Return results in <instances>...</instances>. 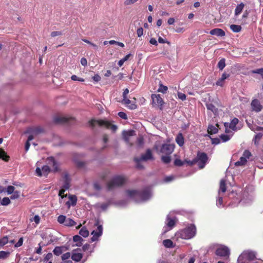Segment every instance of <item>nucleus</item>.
Here are the masks:
<instances>
[{"label":"nucleus","mask_w":263,"mask_h":263,"mask_svg":"<svg viewBox=\"0 0 263 263\" xmlns=\"http://www.w3.org/2000/svg\"><path fill=\"white\" fill-rule=\"evenodd\" d=\"M158 42H159V43H162V44H163V43H167L168 44H170V42L167 41L166 40L163 39L161 37H159L158 38Z\"/></svg>","instance_id":"338daca9"},{"label":"nucleus","mask_w":263,"mask_h":263,"mask_svg":"<svg viewBox=\"0 0 263 263\" xmlns=\"http://www.w3.org/2000/svg\"><path fill=\"white\" fill-rule=\"evenodd\" d=\"M253 73L259 74L263 78V68H259L252 71Z\"/></svg>","instance_id":"5fc2aeb1"},{"label":"nucleus","mask_w":263,"mask_h":263,"mask_svg":"<svg viewBox=\"0 0 263 263\" xmlns=\"http://www.w3.org/2000/svg\"><path fill=\"white\" fill-rule=\"evenodd\" d=\"M196 234V228L194 224H191L184 229L176 233L177 238L190 239L193 238Z\"/></svg>","instance_id":"f03ea898"},{"label":"nucleus","mask_w":263,"mask_h":263,"mask_svg":"<svg viewBox=\"0 0 263 263\" xmlns=\"http://www.w3.org/2000/svg\"><path fill=\"white\" fill-rule=\"evenodd\" d=\"M222 198L220 196H219L217 199L216 205L218 207H220L222 205Z\"/></svg>","instance_id":"bf43d9fd"},{"label":"nucleus","mask_w":263,"mask_h":263,"mask_svg":"<svg viewBox=\"0 0 263 263\" xmlns=\"http://www.w3.org/2000/svg\"><path fill=\"white\" fill-rule=\"evenodd\" d=\"M230 29L234 32L237 33L241 31V27L240 25L233 24L230 26Z\"/></svg>","instance_id":"e433bc0d"},{"label":"nucleus","mask_w":263,"mask_h":263,"mask_svg":"<svg viewBox=\"0 0 263 263\" xmlns=\"http://www.w3.org/2000/svg\"><path fill=\"white\" fill-rule=\"evenodd\" d=\"M256 253L255 252L252 251H245L239 255V260H241L243 258L246 260L249 261L250 260H253L255 258Z\"/></svg>","instance_id":"f8f14e48"},{"label":"nucleus","mask_w":263,"mask_h":263,"mask_svg":"<svg viewBox=\"0 0 263 263\" xmlns=\"http://www.w3.org/2000/svg\"><path fill=\"white\" fill-rule=\"evenodd\" d=\"M83 257V255L81 253L79 252L78 250H74L72 252L71 258L73 260L78 262L81 260Z\"/></svg>","instance_id":"4be33fe9"},{"label":"nucleus","mask_w":263,"mask_h":263,"mask_svg":"<svg viewBox=\"0 0 263 263\" xmlns=\"http://www.w3.org/2000/svg\"><path fill=\"white\" fill-rule=\"evenodd\" d=\"M230 138L231 136L228 135L222 134L220 136V140L223 142H225L229 141L230 139Z\"/></svg>","instance_id":"a19ab883"},{"label":"nucleus","mask_w":263,"mask_h":263,"mask_svg":"<svg viewBox=\"0 0 263 263\" xmlns=\"http://www.w3.org/2000/svg\"><path fill=\"white\" fill-rule=\"evenodd\" d=\"M74 118L70 116H55L54 119V121L59 124H67L71 121L73 120Z\"/></svg>","instance_id":"4468645a"},{"label":"nucleus","mask_w":263,"mask_h":263,"mask_svg":"<svg viewBox=\"0 0 263 263\" xmlns=\"http://www.w3.org/2000/svg\"><path fill=\"white\" fill-rule=\"evenodd\" d=\"M177 95L178 98L181 100L184 101L186 99V95L184 93L178 92Z\"/></svg>","instance_id":"13d9d810"},{"label":"nucleus","mask_w":263,"mask_h":263,"mask_svg":"<svg viewBox=\"0 0 263 263\" xmlns=\"http://www.w3.org/2000/svg\"><path fill=\"white\" fill-rule=\"evenodd\" d=\"M262 137L263 134L261 133H258L256 134L253 139L254 144L258 145L259 144V141L262 138Z\"/></svg>","instance_id":"473e14b6"},{"label":"nucleus","mask_w":263,"mask_h":263,"mask_svg":"<svg viewBox=\"0 0 263 263\" xmlns=\"http://www.w3.org/2000/svg\"><path fill=\"white\" fill-rule=\"evenodd\" d=\"M103 227L102 225L97 226V229L92 231L91 234L92 237L91 238L92 242L97 241L99 238L102 235Z\"/></svg>","instance_id":"ddd939ff"},{"label":"nucleus","mask_w":263,"mask_h":263,"mask_svg":"<svg viewBox=\"0 0 263 263\" xmlns=\"http://www.w3.org/2000/svg\"><path fill=\"white\" fill-rule=\"evenodd\" d=\"M225 59H221L218 63L217 67L219 69V70H222L226 66L225 63Z\"/></svg>","instance_id":"58836bf2"},{"label":"nucleus","mask_w":263,"mask_h":263,"mask_svg":"<svg viewBox=\"0 0 263 263\" xmlns=\"http://www.w3.org/2000/svg\"><path fill=\"white\" fill-rule=\"evenodd\" d=\"M20 196V192L18 191H15L13 193L12 195L11 196L10 198L11 199H15L19 198Z\"/></svg>","instance_id":"603ef678"},{"label":"nucleus","mask_w":263,"mask_h":263,"mask_svg":"<svg viewBox=\"0 0 263 263\" xmlns=\"http://www.w3.org/2000/svg\"><path fill=\"white\" fill-rule=\"evenodd\" d=\"M88 124L92 128H95L97 127H105L110 129L113 132H115L117 129L116 125L112 124L111 122L107 121L92 119L89 121Z\"/></svg>","instance_id":"7ed1b4c3"},{"label":"nucleus","mask_w":263,"mask_h":263,"mask_svg":"<svg viewBox=\"0 0 263 263\" xmlns=\"http://www.w3.org/2000/svg\"><path fill=\"white\" fill-rule=\"evenodd\" d=\"M80 235L84 237H87L89 235V231L85 227H83L79 231Z\"/></svg>","instance_id":"f704fd0d"},{"label":"nucleus","mask_w":263,"mask_h":263,"mask_svg":"<svg viewBox=\"0 0 263 263\" xmlns=\"http://www.w3.org/2000/svg\"><path fill=\"white\" fill-rule=\"evenodd\" d=\"M167 90V87L166 86L160 84L158 89V91L163 93H165Z\"/></svg>","instance_id":"09e8293b"},{"label":"nucleus","mask_w":263,"mask_h":263,"mask_svg":"<svg viewBox=\"0 0 263 263\" xmlns=\"http://www.w3.org/2000/svg\"><path fill=\"white\" fill-rule=\"evenodd\" d=\"M1 203L3 205H8L10 203V200L8 197H4Z\"/></svg>","instance_id":"8fccbe9b"},{"label":"nucleus","mask_w":263,"mask_h":263,"mask_svg":"<svg viewBox=\"0 0 263 263\" xmlns=\"http://www.w3.org/2000/svg\"><path fill=\"white\" fill-rule=\"evenodd\" d=\"M69 200L66 202V205L69 209L71 206H74L77 204V197L75 195H69L68 196Z\"/></svg>","instance_id":"a211bd4d"},{"label":"nucleus","mask_w":263,"mask_h":263,"mask_svg":"<svg viewBox=\"0 0 263 263\" xmlns=\"http://www.w3.org/2000/svg\"><path fill=\"white\" fill-rule=\"evenodd\" d=\"M174 149V145L170 144H165L162 146L161 153L165 155H170Z\"/></svg>","instance_id":"f3484780"},{"label":"nucleus","mask_w":263,"mask_h":263,"mask_svg":"<svg viewBox=\"0 0 263 263\" xmlns=\"http://www.w3.org/2000/svg\"><path fill=\"white\" fill-rule=\"evenodd\" d=\"M174 164L176 166H181L183 163L179 159H176L174 161Z\"/></svg>","instance_id":"774afa93"},{"label":"nucleus","mask_w":263,"mask_h":263,"mask_svg":"<svg viewBox=\"0 0 263 263\" xmlns=\"http://www.w3.org/2000/svg\"><path fill=\"white\" fill-rule=\"evenodd\" d=\"M226 191V185L225 181L223 179L221 180L220 182V188L219 190V195H220V192L224 193Z\"/></svg>","instance_id":"7c9ffc66"},{"label":"nucleus","mask_w":263,"mask_h":263,"mask_svg":"<svg viewBox=\"0 0 263 263\" xmlns=\"http://www.w3.org/2000/svg\"><path fill=\"white\" fill-rule=\"evenodd\" d=\"M53 253L55 255L59 256L62 253V248L60 247H56L53 250Z\"/></svg>","instance_id":"a18cd8bd"},{"label":"nucleus","mask_w":263,"mask_h":263,"mask_svg":"<svg viewBox=\"0 0 263 263\" xmlns=\"http://www.w3.org/2000/svg\"><path fill=\"white\" fill-rule=\"evenodd\" d=\"M206 108L208 110H211L214 115H216L218 114L217 109L215 106L212 103H207L206 104Z\"/></svg>","instance_id":"cd10ccee"},{"label":"nucleus","mask_w":263,"mask_h":263,"mask_svg":"<svg viewBox=\"0 0 263 263\" xmlns=\"http://www.w3.org/2000/svg\"><path fill=\"white\" fill-rule=\"evenodd\" d=\"M175 141L180 146H183L184 143V140L182 134L181 133L178 134L175 138Z\"/></svg>","instance_id":"a878e982"},{"label":"nucleus","mask_w":263,"mask_h":263,"mask_svg":"<svg viewBox=\"0 0 263 263\" xmlns=\"http://www.w3.org/2000/svg\"><path fill=\"white\" fill-rule=\"evenodd\" d=\"M251 156V153L249 151L245 150L239 160L236 162L235 165L236 166L244 165L247 163V159H249Z\"/></svg>","instance_id":"9d476101"},{"label":"nucleus","mask_w":263,"mask_h":263,"mask_svg":"<svg viewBox=\"0 0 263 263\" xmlns=\"http://www.w3.org/2000/svg\"><path fill=\"white\" fill-rule=\"evenodd\" d=\"M23 242V237H21L17 242L15 244L14 247L15 248H18L22 246Z\"/></svg>","instance_id":"e2e57ef3"},{"label":"nucleus","mask_w":263,"mask_h":263,"mask_svg":"<svg viewBox=\"0 0 263 263\" xmlns=\"http://www.w3.org/2000/svg\"><path fill=\"white\" fill-rule=\"evenodd\" d=\"M109 202H106L103 203H98L96 204L97 208L101 209L102 211L106 210L109 205Z\"/></svg>","instance_id":"c756f323"},{"label":"nucleus","mask_w":263,"mask_h":263,"mask_svg":"<svg viewBox=\"0 0 263 263\" xmlns=\"http://www.w3.org/2000/svg\"><path fill=\"white\" fill-rule=\"evenodd\" d=\"M143 29L142 27L139 28L137 30V34L138 37H140L143 35Z\"/></svg>","instance_id":"0e129e2a"},{"label":"nucleus","mask_w":263,"mask_h":263,"mask_svg":"<svg viewBox=\"0 0 263 263\" xmlns=\"http://www.w3.org/2000/svg\"><path fill=\"white\" fill-rule=\"evenodd\" d=\"M15 191V187L12 185H9L6 188V192L8 195L12 194Z\"/></svg>","instance_id":"49530a36"},{"label":"nucleus","mask_w":263,"mask_h":263,"mask_svg":"<svg viewBox=\"0 0 263 263\" xmlns=\"http://www.w3.org/2000/svg\"><path fill=\"white\" fill-rule=\"evenodd\" d=\"M36 165L37 167L35 170V173L38 176H46L48 174V173L50 171L49 167L47 165L43 166L42 168V170H41V168L39 167V162L36 163Z\"/></svg>","instance_id":"9b49d317"},{"label":"nucleus","mask_w":263,"mask_h":263,"mask_svg":"<svg viewBox=\"0 0 263 263\" xmlns=\"http://www.w3.org/2000/svg\"><path fill=\"white\" fill-rule=\"evenodd\" d=\"M244 6L245 5L243 3H241L240 4H239V5H238L237 6V7L235 10V15H238L241 13L243 8H244Z\"/></svg>","instance_id":"bb28decb"},{"label":"nucleus","mask_w":263,"mask_h":263,"mask_svg":"<svg viewBox=\"0 0 263 263\" xmlns=\"http://www.w3.org/2000/svg\"><path fill=\"white\" fill-rule=\"evenodd\" d=\"M76 224V222L71 218H66V220L64 224V226L67 227H72Z\"/></svg>","instance_id":"2f4dec72"},{"label":"nucleus","mask_w":263,"mask_h":263,"mask_svg":"<svg viewBox=\"0 0 263 263\" xmlns=\"http://www.w3.org/2000/svg\"><path fill=\"white\" fill-rule=\"evenodd\" d=\"M48 163H51L52 164L53 167H54V169L55 170V171L58 170L57 163L55 162L54 159L53 157H50L48 158Z\"/></svg>","instance_id":"3c124183"},{"label":"nucleus","mask_w":263,"mask_h":263,"mask_svg":"<svg viewBox=\"0 0 263 263\" xmlns=\"http://www.w3.org/2000/svg\"><path fill=\"white\" fill-rule=\"evenodd\" d=\"M8 242V238L7 236H5L0 239V248L6 245Z\"/></svg>","instance_id":"79ce46f5"},{"label":"nucleus","mask_w":263,"mask_h":263,"mask_svg":"<svg viewBox=\"0 0 263 263\" xmlns=\"http://www.w3.org/2000/svg\"><path fill=\"white\" fill-rule=\"evenodd\" d=\"M73 240L75 242L76 245L77 246H80L82 244L83 239L80 236L75 235L73 237Z\"/></svg>","instance_id":"c85d7f7f"},{"label":"nucleus","mask_w":263,"mask_h":263,"mask_svg":"<svg viewBox=\"0 0 263 263\" xmlns=\"http://www.w3.org/2000/svg\"><path fill=\"white\" fill-rule=\"evenodd\" d=\"M135 134V132L133 130L128 131L124 130L122 133L123 137L124 140L127 142H129V138Z\"/></svg>","instance_id":"412c9836"},{"label":"nucleus","mask_w":263,"mask_h":263,"mask_svg":"<svg viewBox=\"0 0 263 263\" xmlns=\"http://www.w3.org/2000/svg\"><path fill=\"white\" fill-rule=\"evenodd\" d=\"M153 156L152 152L150 149H147L145 154L142 155L140 158H135V161L136 162V166L138 168H142L143 166L140 164L141 161H146L148 160L152 159Z\"/></svg>","instance_id":"423d86ee"},{"label":"nucleus","mask_w":263,"mask_h":263,"mask_svg":"<svg viewBox=\"0 0 263 263\" xmlns=\"http://www.w3.org/2000/svg\"><path fill=\"white\" fill-rule=\"evenodd\" d=\"M0 158H2L5 161H8L9 159V156L1 148H0Z\"/></svg>","instance_id":"c9c22d12"},{"label":"nucleus","mask_w":263,"mask_h":263,"mask_svg":"<svg viewBox=\"0 0 263 263\" xmlns=\"http://www.w3.org/2000/svg\"><path fill=\"white\" fill-rule=\"evenodd\" d=\"M126 181L124 177L122 176H115L109 182L107 183V188L109 190H112L116 186H118L123 184Z\"/></svg>","instance_id":"20e7f679"},{"label":"nucleus","mask_w":263,"mask_h":263,"mask_svg":"<svg viewBox=\"0 0 263 263\" xmlns=\"http://www.w3.org/2000/svg\"><path fill=\"white\" fill-rule=\"evenodd\" d=\"M61 35H62V33L60 31H53L51 33V36L52 37H55Z\"/></svg>","instance_id":"69168bd1"},{"label":"nucleus","mask_w":263,"mask_h":263,"mask_svg":"<svg viewBox=\"0 0 263 263\" xmlns=\"http://www.w3.org/2000/svg\"><path fill=\"white\" fill-rule=\"evenodd\" d=\"M152 99V105L154 107H157L162 110L163 108L164 102L159 94H152L151 96Z\"/></svg>","instance_id":"39448f33"},{"label":"nucleus","mask_w":263,"mask_h":263,"mask_svg":"<svg viewBox=\"0 0 263 263\" xmlns=\"http://www.w3.org/2000/svg\"><path fill=\"white\" fill-rule=\"evenodd\" d=\"M230 77V74L224 72L220 78H219L216 82V85L217 86H222L224 84V81L226 79Z\"/></svg>","instance_id":"b1692460"},{"label":"nucleus","mask_w":263,"mask_h":263,"mask_svg":"<svg viewBox=\"0 0 263 263\" xmlns=\"http://www.w3.org/2000/svg\"><path fill=\"white\" fill-rule=\"evenodd\" d=\"M127 194L129 197L137 202L147 201L152 196V192L149 189H146L142 192H139L136 190H128Z\"/></svg>","instance_id":"f257e3e1"},{"label":"nucleus","mask_w":263,"mask_h":263,"mask_svg":"<svg viewBox=\"0 0 263 263\" xmlns=\"http://www.w3.org/2000/svg\"><path fill=\"white\" fill-rule=\"evenodd\" d=\"M247 123L248 124V126L249 128L253 131L255 130H259L261 129V128L258 126H256V125H254L253 124H251L248 121V120H247Z\"/></svg>","instance_id":"ea45409f"},{"label":"nucleus","mask_w":263,"mask_h":263,"mask_svg":"<svg viewBox=\"0 0 263 263\" xmlns=\"http://www.w3.org/2000/svg\"><path fill=\"white\" fill-rule=\"evenodd\" d=\"M238 123V119L237 118H234L230 123L225 122L224 123V127L226 128V133H229V129H231L233 130L236 129V125Z\"/></svg>","instance_id":"2eb2a0df"},{"label":"nucleus","mask_w":263,"mask_h":263,"mask_svg":"<svg viewBox=\"0 0 263 263\" xmlns=\"http://www.w3.org/2000/svg\"><path fill=\"white\" fill-rule=\"evenodd\" d=\"M70 253L69 252L66 253L62 255V259L63 261L67 260V259L70 257Z\"/></svg>","instance_id":"052dcab7"},{"label":"nucleus","mask_w":263,"mask_h":263,"mask_svg":"<svg viewBox=\"0 0 263 263\" xmlns=\"http://www.w3.org/2000/svg\"><path fill=\"white\" fill-rule=\"evenodd\" d=\"M197 163L200 168H203L208 161V157L205 153H198L197 157Z\"/></svg>","instance_id":"1a4fd4ad"},{"label":"nucleus","mask_w":263,"mask_h":263,"mask_svg":"<svg viewBox=\"0 0 263 263\" xmlns=\"http://www.w3.org/2000/svg\"><path fill=\"white\" fill-rule=\"evenodd\" d=\"M71 79L73 81H77L80 82H84V80L83 78H79L77 77L76 75H72L71 77Z\"/></svg>","instance_id":"6e6d98bb"},{"label":"nucleus","mask_w":263,"mask_h":263,"mask_svg":"<svg viewBox=\"0 0 263 263\" xmlns=\"http://www.w3.org/2000/svg\"><path fill=\"white\" fill-rule=\"evenodd\" d=\"M210 33L212 35H216L219 37H222L226 35L225 32L220 28L213 29L210 31Z\"/></svg>","instance_id":"6ab92c4d"},{"label":"nucleus","mask_w":263,"mask_h":263,"mask_svg":"<svg viewBox=\"0 0 263 263\" xmlns=\"http://www.w3.org/2000/svg\"><path fill=\"white\" fill-rule=\"evenodd\" d=\"M253 200V195H247L245 194L242 199L240 201V202L245 205L250 204Z\"/></svg>","instance_id":"aec40b11"},{"label":"nucleus","mask_w":263,"mask_h":263,"mask_svg":"<svg viewBox=\"0 0 263 263\" xmlns=\"http://www.w3.org/2000/svg\"><path fill=\"white\" fill-rule=\"evenodd\" d=\"M10 254V252L1 251H0V259H5L9 257Z\"/></svg>","instance_id":"72a5a7b5"},{"label":"nucleus","mask_w":263,"mask_h":263,"mask_svg":"<svg viewBox=\"0 0 263 263\" xmlns=\"http://www.w3.org/2000/svg\"><path fill=\"white\" fill-rule=\"evenodd\" d=\"M251 108L253 111L258 112L262 109V106L261 105L260 101L255 99L252 101L251 103Z\"/></svg>","instance_id":"dca6fc26"},{"label":"nucleus","mask_w":263,"mask_h":263,"mask_svg":"<svg viewBox=\"0 0 263 263\" xmlns=\"http://www.w3.org/2000/svg\"><path fill=\"white\" fill-rule=\"evenodd\" d=\"M215 254L221 257H228L230 255V250L226 246L219 245L215 251Z\"/></svg>","instance_id":"6e6552de"},{"label":"nucleus","mask_w":263,"mask_h":263,"mask_svg":"<svg viewBox=\"0 0 263 263\" xmlns=\"http://www.w3.org/2000/svg\"><path fill=\"white\" fill-rule=\"evenodd\" d=\"M163 244L166 248H171L173 247V243L170 239L164 240L163 241Z\"/></svg>","instance_id":"4c0bfd02"},{"label":"nucleus","mask_w":263,"mask_h":263,"mask_svg":"<svg viewBox=\"0 0 263 263\" xmlns=\"http://www.w3.org/2000/svg\"><path fill=\"white\" fill-rule=\"evenodd\" d=\"M174 178L175 177L173 176H166L163 179V181L166 183L170 182L174 180Z\"/></svg>","instance_id":"864d4df0"},{"label":"nucleus","mask_w":263,"mask_h":263,"mask_svg":"<svg viewBox=\"0 0 263 263\" xmlns=\"http://www.w3.org/2000/svg\"><path fill=\"white\" fill-rule=\"evenodd\" d=\"M176 223V218L175 217H172L171 218L170 217V215H168L167 216L166 221H165V224L166 226L163 227V233H165L168 231L172 229Z\"/></svg>","instance_id":"0eeeda50"},{"label":"nucleus","mask_w":263,"mask_h":263,"mask_svg":"<svg viewBox=\"0 0 263 263\" xmlns=\"http://www.w3.org/2000/svg\"><path fill=\"white\" fill-rule=\"evenodd\" d=\"M70 187L69 181L66 179L64 184L62 186V187L65 189L66 190H68Z\"/></svg>","instance_id":"680f3d73"},{"label":"nucleus","mask_w":263,"mask_h":263,"mask_svg":"<svg viewBox=\"0 0 263 263\" xmlns=\"http://www.w3.org/2000/svg\"><path fill=\"white\" fill-rule=\"evenodd\" d=\"M122 103L126 105V106L130 109H136L137 105L135 103L132 102V101L128 98H125L123 99Z\"/></svg>","instance_id":"5701e85b"},{"label":"nucleus","mask_w":263,"mask_h":263,"mask_svg":"<svg viewBox=\"0 0 263 263\" xmlns=\"http://www.w3.org/2000/svg\"><path fill=\"white\" fill-rule=\"evenodd\" d=\"M66 220V216L64 215H62L59 216L58 217V219H57L58 222L60 224H64Z\"/></svg>","instance_id":"c03bdc74"},{"label":"nucleus","mask_w":263,"mask_h":263,"mask_svg":"<svg viewBox=\"0 0 263 263\" xmlns=\"http://www.w3.org/2000/svg\"><path fill=\"white\" fill-rule=\"evenodd\" d=\"M66 191V190L65 189L63 188L62 187V189L59 191V196L61 197V199H60L59 201L60 203H62L63 198L67 196V195H63Z\"/></svg>","instance_id":"37998d69"},{"label":"nucleus","mask_w":263,"mask_h":263,"mask_svg":"<svg viewBox=\"0 0 263 263\" xmlns=\"http://www.w3.org/2000/svg\"><path fill=\"white\" fill-rule=\"evenodd\" d=\"M162 160L165 163H168L171 161L170 155H166L162 157Z\"/></svg>","instance_id":"de8ad7c7"},{"label":"nucleus","mask_w":263,"mask_h":263,"mask_svg":"<svg viewBox=\"0 0 263 263\" xmlns=\"http://www.w3.org/2000/svg\"><path fill=\"white\" fill-rule=\"evenodd\" d=\"M218 124H216V126L212 125H209L208 128V133L211 135L216 134L218 131Z\"/></svg>","instance_id":"393cba45"},{"label":"nucleus","mask_w":263,"mask_h":263,"mask_svg":"<svg viewBox=\"0 0 263 263\" xmlns=\"http://www.w3.org/2000/svg\"><path fill=\"white\" fill-rule=\"evenodd\" d=\"M138 0H125L124 2V4L125 6H128L136 3Z\"/></svg>","instance_id":"4d7b16f0"}]
</instances>
